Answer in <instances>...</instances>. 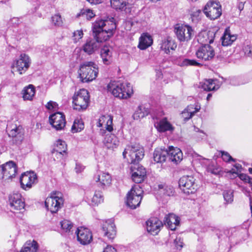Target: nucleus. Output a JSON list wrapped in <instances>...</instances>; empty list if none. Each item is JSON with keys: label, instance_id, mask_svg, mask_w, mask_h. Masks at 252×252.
Instances as JSON below:
<instances>
[{"label": "nucleus", "instance_id": "obj_33", "mask_svg": "<svg viewBox=\"0 0 252 252\" xmlns=\"http://www.w3.org/2000/svg\"><path fill=\"white\" fill-rule=\"evenodd\" d=\"M35 88L32 85H29L25 87L22 92L23 98L24 100H32L35 95Z\"/></svg>", "mask_w": 252, "mask_h": 252}, {"label": "nucleus", "instance_id": "obj_34", "mask_svg": "<svg viewBox=\"0 0 252 252\" xmlns=\"http://www.w3.org/2000/svg\"><path fill=\"white\" fill-rule=\"evenodd\" d=\"M156 127L158 130L160 132L173 131L174 130V127L167 120L166 118H163L157 123Z\"/></svg>", "mask_w": 252, "mask_h": 252}, {"label": "nucleus", "instance_id": "obj_31", "mask_svg": "<svg viewBox=\"0 0 252 252\" xmlns=\"http://www.w3.org/2000/svg\"><path fill=\"white\" fill-rule=\"evenodd\" d=\"M103 142L105 147L109 149L116 148L119 143L117 137L113 134L106 135Z\"/></svg>", "mask_w": 252, "mask_h": 252}, {"label": "nucleus", "instance_id": "obj_44", "mask_svg": "<svg viewBox=\"0 0 252 252\" xmlns=\"http://www.w3.org/2000/svg\"><path fill=\"white\" fill-rule=\"evenodd\" d=\"M51 22L52 24L56 27L62 26L63 21L61 15L59 13L55 14L51 17Z\"/></svg>", "mask_w": 252, "mask_h": 252}, {"label": "nucleus", "instance_id": "obj_57", "mask_svg": "<svg viewBox=\"0 0 252 252\" xmlns=\"http://www.w3.org/2000/svg\"><path fill=\"white\" fill-rule=\"evenodd\" d=\"M245 54L249 57L252 56V47L250 46L245 47L244 49Z\"/></svg>", "mask_w": 252, "mask_h": 252}, {"label": "nucleus", "instance_id": "obj_62", "mask_svg": "<svg viewBox=\"0 0 252 252\" xmlns=\"http://www.w3.org/2000/svg\"><path fill=\"white\" fill-rule=\"evenodd\" d=\"M91 4H98L102 2V0H87Z\"/></svg>", "mask_w": 252, "mask_h": 252}, {"label": "nucleus", "instance_id": "obj_21", "mask_svg": "<svg viewBox=\"0 0 252 252\" xmlns=\"http://www.w3.org/2000/svg\"><path fill=\"white\" fill-rule=\"evenodd\" d=\"M100 47V44L95 38L87 39L82 47V50L89 55L94 54Z\"/></svg>", "mask_w": 252, "mask_h": 252}, {"label": "nucleus", "instance_id": "obj_9", "mask_svg": "<svg viewBox=\"0 0 252 252\" xmlns=\"http://www.w3.org/2000/svg\"><path fill=\"white\" fill-rule=\"evenodd\" d=\"M17 173V166L12 161H10L0 166V175L5 180L12 179Z\"/></svg>", "mask_w": 252, "mask_h": 252}, {"label": "nucleus", "instance_id": "obj_47", "mask_svg": "<svg viewBox=\"0 0 252 252\" xmlns=\"http://www.w3.org/2000/svg\"><path fill=\"white\" fill-rule=\"evenodd\" d=\"M247 233V231L246 229H241L240 231H237L235 232V233L233 234L232 236H231L229 239L231 241H232V239L234 238V236H238V239L240 241L242 240H244L245 239V237L244 235H246Z\"/></svg>", "mask_w": 252, "mask_h": 252}, {"label": "nucleus", "instance_id": "obj_20", "mask_svg": "<svg viewBox=\"0 0 252 252\" xmlns=\"http://www.w3.org/2000/svg\"><path fill=\"white\" fill-rule=\"evenodd\" d=\"M31 64L29 57L25 54H22L20 58L16 61L15 66L20 74L25 72Z\"/></svg>", "mask_w": 252, "mask_h": 252}, {"label": "nucleus", "instance_id": "obj_32", "mask_svg": "<svg viewBox=\"0 0 252 252\" xmlns=\"http://www.w3.org/2000/svg\"><path fill=\"white\" fill-rule=\"evenodd\" d=\"M167 155V150L157 148L154 152L153 159L157 163H162L165 161Z\"/></svg>", "mask_w": 252, "mask_h": 252}, {"label": "nucleus", "instance_id": "obj_55", "mask_svg": "<svg viewBox=\"0 0 252 252\" xmlns=\"http://www.w3.org/2000/svg\"><path fill=\"white\" fill-rule=\"evenodd\" d=\"M214 165H209L208 167V170L209 171H210L212 174L217 175L219 174L220 171H221L220 169V168H217L214 169Z\"/></svg>", "mask_w": 252, "mask_h": 252}, {"label": "nucleus", "instance_id": "obj_54", "mask_svg": "<svg viewBox=\"0 0 252 252\" xmlns=\"http://www.w3.org/2000/svg\"><path fill=\"white\" fill-rule=\"evenodd\" d=\"M181 117L184 122H187L189 119V112L188 108H186L181 113Z\"/></svg>", "mask_w": 252, "mask_h": 252}, {"label": "nucleus", "instance_id": "obj_7", "mask_svg": "<svg viewBox=\"0 0 252 252\" xmlns=\"http://www.w3.org/2000/svg\"><path fill=\"white\" fill-rule=\"evenodd\" d=\"M204 12L211 20L219 18L222 14L221 6L219 2L211 0L206 4Z\"/></svg>", "mask_w": 252, "mask_h": 252}, {"label": "nucleus", "instance_id": "obj_13", "mask_svg": "<svg viewBox=\"0 0 252 252\" xmlns=\"http://www.w3.org/2000/svg\"><path fill=\"white\" fill-rule=\"evenodd\" d=\"M49 122L56 130H62L66 124L65 116L61 112L55 113L50 116Z\"/></svg>", "mask_w": 252, "mask_h": 252}, {"label": "nucleus", "instance_id": "obj_40", "mask_svg": "<svg viewBox=\"0 0 252 252\" xmlns=\"http://www.w3.org/2000/svg\"><path fill=\"white\" fill-rule=\"evenodd\" d=\"M148 114V112L146 110L145 108L142 106H139L135 112L134 113L132 117L134 120H138L143 118Z\"/></svg>", "mask_w": 252, "mask_h": 252}, {"label": "nucleus", "instance_id": "obj_25", "mask_svg": "<svg viewBox=\"0 0 252 252\" xmlns=\"http://www.w3.org/2000/svg\"><path fill=\"white\" fill-rule=\"evenodd\" d=\"M169 159L175 163L180 162L183 159V154L181 150L176 147L174 148L172 146L169 147L168 150V155Z\"/></svg>", "mask_w": 252, "mask_h": 252}, {"label": "nucleus", "instance_id": "obj_27", "mask_svg": "<svg viewBox=\"0 0 252 252\" xmlns=\"http://www.w3.org/2000/svg\"><path fill=\"white\" fill-rule=\"evenodd\" d=\"M153 43L152 36L147 32L143 33L140 38L138 47L141 50H145Z\"/></svg>", "mask_w": 252, "mask_h": 252}, {"label": "nucleus", "instance_id": "obj_58", "mask_svg": "<svg viewBox=\"0 0 252 252\" xmlns=\"http://www.w3.org/2000/svg\"><path fill=\"white\" fill-rule=\"evenodd\" d=\"M103 252H117L116 250L111 246H107L103 250Z\"/></svg>", "mask_w": 252, "mask_h": 252}, {"label": "nucleus", "instance_id": "obj_29", "mask_svg": "<svg viewBox=\"0 0 252 252\" xmlns=\"http://www.w3.org/2000/svg\"><path fill=\"white\" fill-rule=\"evenodd\" d=\"M237 36L236 34H232L230 30L226 29L223 35L221 37V44L223 46H228L236 40Z\"/></svg>", "mask_w": 252, "mask_h": 252}, {"label": "nucleus", "instance_id": "obj_10", "mask_svg": "<svg viewBox=\"0 0 252 252\" xmlns=\"http://www.w3.org/2000/svg\"><path fill=\"white\" fill-rule=\"evenodd\" d=\"M10 209L11 211H23L25 209V203L24 199L20 193H16L11 194L9 198Z\"/></svg>", "mask_w": 252, "mask_h": 252}, {"label": "nucleus", "instance_id": "obj_5", "mask_svg": "<svg viewBox=\"0 0 252 252\" xmlns=\"http://www.w3.org/2000/svg\"><path fill=\"white\" fill-rule=\"evenodd\" d=\"M89 101L90 96L88 91L84 89H81L73 96V108L78 111L86 110Z\"/></svg>", "mask_w": 252, "mask_h": 252}, {"label": "nucleus", "instance_id": "obj_48", "mask_svg": "<svg viewBox=\"0 0 252 252\" xmlns=\"http://www.w3.org/2000/svg\"><path fill=\"white\" fill-rule=\"evenodd\" d=\"M224 200L227 203H231L233 201V192L231 190H225L223 193Z\"/></svg>", "mask_w": 252, "mask_h": 252}, {"label": "nucleus", "instance_id": "obj_52", "mask_svg": "<svg viewBox=\"0 0 252 252\" xmlns=\"http://www.w3.org/2000/svg\"><path fill=\"white\" fill-rule=\"evenodd\" d=\"M221 158L223 161L225 162H229L230 161H234V159L231 157V156L226 152L221 151Z\"/></svg>", "mask_w": 252, "mask_h": 252}, {"label": "nucleus", "instance_id": "obj_51", "mask_svg": "<svg viewBox=\"0 0 252 252\" xmlns=\"http://www.w3.org/2000/svg\"><path fill=\"white\" fill-rule=\"evenodd\" d=\"M46 108L49 110L55 111L58 109V105L56 102L49 101L46 105Z\"/></svg>", "mask_w": 252, "mask_h": 252}, {"label": "nucleus", "instance_id": "obj_60", "mask_svg": "<svg viewBox=\"0 0 252 252\" xmlns=\"http://www.w3.org/2000/svg\"><path fill=\"white\" fill-rule=\"evenodd\" d=\"M84 167L79 164H76L75 170L77 173L81 172L82 171L84 170Z\"/></svg>", "mask_w": 252, "mask_h": 252}, {"label": "nucleus", "instance_id": "obj_64", "mask_svg": "<svg viewBox=\"0 0 252 252\" xmlns=\"http://www.w3.org/2000/svg\"><path fill=\"white\" fill-rule=\"evenodd\" d=\"M200 63L197 62L196 61L194 60H190V65H195L197 66L200 65Z\"/></svg>", "mask_w": 252, "mask_h": 252}, {"label": "nucleus", "instance_id": "obj_59", "mask_svg": "<svg viewBox=\"0 0 252 252\" xmlns=\"http://www.w3.org/2000/svg\"><path fill=\"white\" fill-rule=\"evenodd\" d=\"M238 176L241 180L244 181L246 183H247L248 180L249 179V176H248L247 175H246L245 174H243V173L240 174L239 175H238Z\"/></svg>", "mask_w": 252, "mask_h": 252}, {"label": "nucleus", "instance_id": "obj_42", "mask_svg": "<svg viewBox=\"0 0 252 252\" xmlns=\"http://www.w3.org/2000/svg\"><path fill=\"white\" fill-rule=\"evenodd\" d=\"M84 124L82 121L81 120H75L74 122L73 125L71 127V130L72 132H77L80 131L84 128Z\"/></svg>", "mask_w": 252, "mask_h": 252}, {"label": "nucleus", "instance_id": "obj_19", "mask_svg": "<svg viewBox=\"0 0 252 252\" xmlns=\"http://www.w3.org/2000/svg\"><path fill=\"white\" fill-rule=\"evenodd\" d=\"M147 230L153 235L158 234L162 227V222L157 218H151L146 221Z\"/></svg>", "mask_w": 252, "mask_h": 252}, {"label": "nucleus", "instance_id": "obj_37", "mask_svg": "<svg viewBox=\"0 0 252 252\" xmlns=\"http://www.w3.org/2000/svg\"><path fill=\"white\" fill-rule=\"evenodd\" d=\"M188 176H184L179 181V186L182 191L186 194L189 193V184Z\"/></svg>", "mask_w": 252, "mask_h": 252}, {"label": "nucleus", "instance_id": "obj_14", "mask_svg": "<svg viewBox=\"0 0 252 252\" xmlns=\"http://www.w3.org/2000/svg\"><path fill=\"white\" fill-rule=\"evenodd\" d=\"M215 55V51L210 45H202L196 52V57L204 61L212 60Z\"/></svg>", "mask_w": 252, "mask_h": 252}, {"label": "nucleus", "instance_id": "obj_63", "mask_svg": "<svg viewBox=\"0 0 252 252\" xmlns=\"http://www.w3.org/2000/svg\"><path fill=\"white\" fill-rule=\"evenodd\" d=\"M189 65V60L185 59L183 62L180 64L181 66H188Z\"/></svg>", "mask_w": 252, "mask_h": 252}, {"label": "nucleus", "instance_id": "obj_53", "mask_svg": "<svg viewBox=\"0 0 252 252\" xmlns=\"http://www.w3.org/2000/svg\"><path fill=\"white\" fill-rule=\"evenodd\" d=\"M194 129L197 132L195 136L197 137V140H199L200 139H202L205 137V133L203 131L200 130L198 128L194 126Z\"/></svg>", "mask_w": 252, "mask_h": 252}, {"label": "nucleus", "instance_id": "obj_28", "mask_svg": "<svg viewBox=\"0 0 252 252\" xmlns=\"http://www.w3.org/2000/svg\"><path fill=\"white\" fill-rule=\"evenodd\" d=\"M217 79H206L200 83V87L206 91H211L218 90L220 86Z\"/></svg>", "mask_w": 252, "mask_h": 252}, {"label": "nucleus", "instance_id": "obj_50", "mask_svg": "<svg viewBox=\"0 0 252 252\" xmlns=\"http://www.w3.org/2000/svg\"><path fill=\"white\" fill-rule=\"evenodd\" d=\"M84 33L82 30H77L73 32V40L75 43L77 42L83 36Z\"/></svg>", "mask_w": 252, "mask_h": 252}, {"label": "nucleus", "instance_id": "obj_24", "mask_svg": "<svg viewBox=\"0 0 252 252\" xmlns=\"http://www.w3.org/2000/svg\"><path fill=\"white\" fill-rule=\"evenodd\" d=\"M94 180L97 183L98 185L104 188L109 186L111 183V176L108 173L100 172L94 177Z\"/></svg>", "mask_w": 252, "mask_h": 252}, {"label": "nucleus", "instance_id": "obj_41", "mask_svg": "<svg viewBox=\"0 0 252 252\" xmlns=\"http://www.w3.org/2000/svg\"><path fill=\"white\" fill-rule=\"evenodd\" d=\"M103 195L102 192L98 191H95L91 199V205L93 206L98 205L103 202Z\"/></svg>", "mask_w": 252, "mask_h": 252}, {"label": "nucleus", "instance_id": "obj_11", "mask_svg": "<svg viewBox=\"0 0 252 252\" xmlns=\"http://www.w3.org/2000/svg\"><path fill=\"white\" fill-rule=\"evenodd\" d=\"M93 30L95 32L99 31L102 29L110 33V35H113V32L116 28L115 23L107 20H97L93 23Z\"/></svg>", "mask_w": 252, "mask_h": 252}, {"label": "nucleus", "instance_id": "obj_46", "mask_svg": "<svg viewBox=\"0 0 252 252\" xmlns=\"http://www.w3.org/2000/svg\"><path fill=\"white\" fill-rule=\"evenodd\" d=\"M61 227L65 232H70L73 227L72 223L66 220H64L60 222Z\"/></svg>", "mask_w": 252, "mask_h": 252}, {"label": "nucleus", "instance_id": "obj_4", "mask_svg": "<svg viewBox=\"0 0 252 252\" xmlns=\"http://www.w3.org/2000/svg\"><path fill=\"white\" fill-rule=\"evenodd\" d=\"M63 199L62 193L54 191L47 197L45 201V205L48 210L52 213L57 212L62 208L63 204Z\"/></svg>", "mask_w": 252, "mask_h": 252}, {"label": "nucleus", "instance_id": "obj_39", "mask_svg": "<svg viewBox=\"0 0 252 252\" xmlns=\"http://www.w3.org/2000/svg\"><path fill=\"white\" fill-rule=\"evenodd\" d=\"M38 245L36 242L32 241L31 243H27L21 249L20 252H37Z\"/></svg>", "mask_w": 252, "mask_h": 252}, {"label": "nucleus", "instance_id": "obj_18", "mask_svg": "<svg viewBox=\"0 0 252 252\" xmlns=\"http://www.w3.org/2000/svg\"><path fill=\"white\" fill-rule=\"evenodd\" d=\"M146 175V169L143 166L137 165V167H131V178L135 183L139 184L143 182Z\"/></svg>", "mask_w": 252, "mask_h": 252}, {"label": "nucleus", "instance_id": "obj_61", "mask_svg": "<svg viewBox=\"0 0 252 252\" xmlns=\"http://www.w3.org/2000/svg\"><path fill=\"white\" fill-rule=\"evenodd\" d=\"M156 76L158 78H160L162 76V71L160 69H156Z\"/></svg>", "mask_w": 252, "mask_h": 252}, {"label": "nucleus", "instance_id": "obj_35", "mask_svg": "<svg viewBox=\"0 0 252 252\" xmlns=\"http://www.w3.org/2000/svg\"><path fill=\"white\" fill-rule=\"evenodd\" d=\"M94 34V37L96 40L98 41L100 44V42L107 40L112 35H110L107 31L101 29L99 31L95 32L93 30Z\"/></svg>", "mask_w": 252, "mask_h": 252}, {"label": "nucleus", "instance_id": "obj_16", "mask_svg": "<svg viewBox=\"0 0 252 252\" xmlns=\"http://www.w3.org/2000/svg\"><path fill=\"white\" fill-rule=\"evenodd\" d=\"M159 45L160 50L166 54H169L170 50H175L177 47L175 41L169 36L162 38Z\"/></svg>", "mask_w": 252, "mask_h": 252}, {"label": "nucleus", "instance_id": "obj_2", "mask_svg": "<svg viewBox=\"0 0 252 252\" xmlns=\"http://www.w3.org/2000/svg\"><path fill=\"white\" fill-rule=\"evenodd\" d=\"M98 72V68L94 62H86L80 64L78 73L82 82H88L95 79Z\"/></svg>", "mask_w": 252, "mask_h": 252}, {"label": "nucleus", "instance_id": "obj_45", "mask_svg": "<svg viewBox=\"0 0 252 252\" xmlns=\"http://www.w3.org/2000/svg\"><path fill=\"white\" fill-rule=\"evenodd\" d=\"M194 104L190 105V119L195 114L198 112L201 108L200 104L196 101H194Z\"/></svg>", "mask_w": 252, "mask_h": 252}, {"label": "nucleus", "instance_id": "obj_56", "mask_svg": "<svg viewBox=\"0 0 252 252\" xmlns=\"http://www.w3.org/2000/svg\"><path fill=\"white\" fill-rule=\"evenodd\" d=\"M174 243L177 249H180L183 247V242L180 238H176L174 240Z\"/></svg>", "mask_w": 252, "mask_h": 252}, {"label": "nucleus", "instance_id": "obj_22", "mask_svg": "<svg viewBox=\"0 0 252 252\" xmlns=\"http://www.w3.org/2000/svg\"><path fill=\"white\" fill-rule=\"evenodd\" d=\"M215 37V33L212 31L200 32L197 36V41L203 45H209L213 42Z\"/></svg>", "mask_w": 252, "mask_h": 252}, {"label": "nucleus", "instance_id": "obj_30", "mask_svg": "<svg viewBox=\"0 0 252 252\" xmlns=\"http://www.w3.org/2000/svg\"><path fill=\"white\" fill-rule=\"evenodd\" d=\"M112 48L108 46H104L100 52V56L104 64L108 65L112 62Z\"/></svg>", "mask_w": 252, "mask_h": 252}, {"label": "nucleus", "instance_id": "obj_36", "mask_svg": "<svg viewBox=\"0 0 252 252\" xmlns=\"http://www.w3.org/2000/svg\"><path fill=\"white\" fill-rule=\"evenodd\" d=\"M66 150L67 145L65 142L61 140H59L57 141L54 153H56L57 155L62 158L63 156V154H66Z\"/></svg>", "mask_w": 252, "mask_h": 252}, {"label": "nucleus", "instance_id": "obj_26", "mask_svg": "<svg viewBox=\"0 0 252 252\" xmlns=\"http://www.w3.org/2000/svg\"><path fill=\"white\" fill-rule=\"evenodd\" d=\"M112 121L113 118L111 116L102 115L97 121V126L104 127L109 132H111L113 130Z\"/></svg>", "mask_w": 252, "mask_h": 252}, {"label": "nucleus", "instance_id": "obj_12", "mask_svg": "<svg viewBox=\"0 0 252 252\" xmlns=\"http://www.w3.org/2000/svg\"><path fill=\"white\" fill-rule=\"evenodd\" d=\"M77 241L83 245L90 244L93 240L92 232L85 227H79L75 231Z\"/></svg>", "mask_w": 252, "mask_h": 252}, {"label": "nucleus", "instance_id": "obj_38", "mask_svg": "<svg viewBox=\"0 0 252 252\" xmlns=\"http://www.w3.org/2000/svg\"><path fill=\"white\" fill-rule=\"evenodd\" d=\"M185 26L183 25L178 24L175 26L174 32L176 33L177 38L181 41L185 40Z\"/></svg>", "mask_w": 252, "mask_h": 252}, {"label": "nucleus", "instance_id": "obj_3", "mask_svg": "<svg viewBox=\"0 0 252 252\" xmlns=\"http://www.w3.org/2000/svg\"><path fill=\"white\" fill-rule=\"evenodd\" d=\"M144 156V149L138 144L127 145L123 153L124 158L129 163L133 164L138 162Z\"/></svg>", "mask_w": 252, "mask_h": 252}, {"label": "nucleus", "instance_id": "obj_8", "mask_svg": "<svg viewBox=\"0 0 252 252\" xmlns=\"http://www.w3.org/2000/svg\"><path fill=\"white\" fill-rule=\"evenodd\" d=\"M38 182L36 174L33 172H27L22 174L20 178L21 188L24 190H29Z\"/></svg>", "mask_w": 252, "mask_h": 252}, {"label": "nucleus", "instance_id": "obj_15", "mask_svg": "<svg viewBox=\"0 0 252 252\" xmlns=\"http://www.w3.org/2000/svg\"><path fill=\"white\" fill-rule=\"evenodd\" d=\"M7 129L9 136L13 138V141L17 144H20L24 138L22 127L20 126L13 125L11 127L8 126Z\"/></svg>", "mask_w": 252, "mask_h": 252}, {"label": "nucleus", "instance_id": "obj_17", "mask_svg": "<svg viewBox=\"0 0 252 252\" xmlns=\"http://www.w3.org/2000/svg\"><path fill=\"white\" fill-rule=\"evenodd\" d=\"M102 231L104 235L112 240L114 238L116 234V230L114 220L109 219L106 220L102 225Z\"/></svg>", "mask_w": 252, "mask_h": 252}, {"label": "nucleus", "instance_id": "obj_1", "mask_svg": "<svg viewBox=\"0 0 252 252\" xmlns=\"http://www.w3.org/2000/svg\"><path fill=\"white\" fill-rule=\"evenodd\" d=\"M108 91L115 97L127 99L133 94V89L130 83H124L120 81H111L107 85Z\"/></svg>", "mask_w": 252, "mask_h": 252}, {"label": "nucleus", "instance_id": "obj_6", "mask_svg": "<svg viewBox=\"0 0 252 252\" xmlns=\"http://www.w3.org/2000/svg\"><path fill=\"white\" fill-rule=\"evenodd\" d=\"M142 192L143 190L139 185L133 186L126 195V205L132 209L138 207L142 198Z\"/></svg>", "mask_w": 252, "mask_h": 252}, {"label": "nucleus", "instance_id": "obj_43", "mask_svg": "<svg viewBox=\"0 0 252 252\" xmlns=\"http://www.w3.org/2000/svg\"><path fill=\"white\" fill-rule=\"evenodd\" d=\"M82 16L88 20L91 19L93 17H94L95 14L94 13L92 10L88 8H84L81 10L78 16Z\"/></svg>", "mask_w": 252, "mask_h": 252}, {"label": "nucleus", "instance_id": "obj_23", "mask_svg": "<svg viewBox=\"0 0 252 252\" xmlns=\"http://www.w3.org/2000/svg\"><path fill=\"white\" fill-rule=\"evenodd\" d=\"M164 224L170 230H175L179 225L180 220L178 217L174 214L166 215L164 219Z\"/></svg>", "mask_w": 252, "mask_h": 252}, {"label": "nucleus", "instance_id": "obj_49", "mask_svg": "<svg viewBox=\"0 0 252 252\" xmlns=\"http://www.w3.org/2000/svg\"><path fill=\"white\" fill-rule=\"evenodd\" d=\"M158 188L160 189H163V194L167 196H172L174 194V190L172 187H164L162 185H159Z\"/></svg>", "mask_w": 252, "mask_h": 252}]
</instances>
